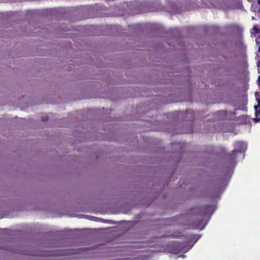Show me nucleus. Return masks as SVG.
I'll use <instances>...</instances> for the list:
<instances>
[{
    "label": "nucleus",
    "mask_w": 260,
    "mask_h": 260,
    "mask_svg": "<svg viewBox=\"0 0 260 260\" xmlns=\"http://www.w3.org/2000/svg\"><path fill=\"white\" fill-rule=\"evenodd\" d=\"M258 51H259V52H260V45L258 47Z\"/></svg>",
    "instance_id": "nucleus-8"
},
{
    "label": "nucleus",
    "mask_w": 260,
    "mask_h": 260,
    "mask_svg": "<svg viewBox=\"0 0 260 260\" xmlns=\"http://www.w3.org/2000/svg\"><path fill=\"white\" fill-rule=\"evenodd\" d=\"M42 120L43 121H48V116H44V117H42Z\"/></svg>",
    "instance_id": "nucleus-6"
},
{
    "label": "nucleus",
    "mask_w": 260,
    "mask_h": 260,
    "mask_svg": "<svg viewBox=\"0 0 260 260\" xmlns=\"http://www.w3.org/2000/svg\"><path fill=\"white\" fill-rule=\"evenodd\" d=\"M235 146L238 149L233 150L231 153L226 154V160L230 165H233L235 163L237 154L239 152H242L245 150L246 147L245 144L240 141H237L235 143Z\"/></svg>",
    "instance_id": "nucleus-1"
},
{
    "label": "nucleus",
    "mask_w": 260,
    "mask_h": 260,
    "mask_svg": "<svg viewBox=\"0 0 260 260\" xmlns=\"http://www.w3.org/2000/svg\"><path fill=\"white\" fill-rule=\"evenodd\" d=\"M256 99L257 101V105L254 106L255 114L256 115V117L254 119V121L259 122L260 121V108L258 111L257 110V109L258 107H260V99L258 98H256Z\"/></svg>",
    "instance_id": "nucleus-3"
},
{
    "label": "nucleus",
    "mask_w": 260,
    "mask_h": 260,
    "mask_svg": "<svg viewBox=\"0 0 260 260\" xmlns=\"http://www.w3.org/2000/svg\"><path fill=\"white\" fill-rule=\"evenodd\" d=\"M211 208L212 206L210 205L196 206L193 207L191 209V212L192 214H199L203 217L208 213Z\"/></svg>",
    "instance_id": "nucleus-2"
},
{
    "label": "nucleus",
    "mask_w": 260,
    "mask_h": 260,
    "mask_svg": "<svg viewBox=\"0 0 260 260\" xmlns=\"http://www.w3.org/2000/svg\"><path fill=\"white\" fill-rule=\"evenodd\" d=\"M252 29L254 31L255 34H260V28L258 25H254Z\"/></svg>",
    "instance_id": "nucleus-5"
},
{
    "label": "nucleus",
    "mask_w": 260,
    "mask_h": 260,
    "mask_svg": "<svg viewBox=\"0 0 260 260\" xmlns=\"http://www.w3.org/2000/svg\"><path fill=\"white\" fill-rule=\"evenodd\" d=\"M202 220L199 219V220H197V221H195L194 222H193V223H192L191 224V226L192 229H196L200 228V226L202 225Z\"/></svg>",
    "instance_id": "nucleus-4"
},
{
    "label": "nucleus",
    "mask_w": 260,
    "mask_h": 260,
    "mask_svg": "<svg viewBox=\"0 0 260 260\" xmlns=\"http://www.w3.org/2000/svg\"><path fill=\"white\" fill-rule=\"evenodd\" d=\"M258 84L260 85V75L258 77Z\"/></svg>",
    "instance_id": "nucleus-7"
}]
</instances>
